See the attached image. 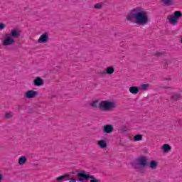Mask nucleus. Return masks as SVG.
<instances>
[{"mask_svg":"<svg viewBox=\"0 0 182 182\" xmlns=\"http://www.w3.org/2000/svg\"><path fill=\"white\" fill-rule=\"evenodd\" d=\"M127 21L133 22L136 25L144 26L150 22L149 13L141 6H136L132 9L126 16Z\"/></svg>","mask_w":182,"mask_h":182,"instance_id":"nucleus-1","label":"nucleus"},{"mask_svg":"<svg viewBox=\"0 0 182 182\" xmlns=\"http://www.w3.org/2000/svg\"><path fill=\"white\" fill-rule=\"evenodd\" d=\"M116 107H117V102L113 100H102L98 105V109L102 112H112Z\"/></svg>","mask_w":182,"mask_h":182,"instance_id":"nucleus-2","label":"nucleus"},{"mask_svg":"<svg viewBox=\"0 0 182 182\" xmlns=\"http://www.w3.org/2000/svg\"><path fill=\"white\" fill-rule=\"evenodd\" d=\"M77 173L78 177H80L79 181H83L84 180H87V178H91L90 182H100L99 180L96 179V178L84 170L77 171Z\"/></svg>","mask_w":182,"mask_h":182,"instance_id":"nucleus-3","label":"nucleus"},{"mask_svg":"<svg viewBox=\"0 0 182 182\" xmlns=\"http://www.w3.org/2000/svg\"><path fill=\"white\" fill-rule=\"evenodd\" d=\"M181 16H182L181 11H176L173 14L168 16L167 19L171 25H177Z\"/></svg>","mask_w":182,"mask_h":182,"instance_id":"nucleus-4","label":"nucleus"},{"mask_svg":"<svg viewBox=\"0 0 182 182\" xmlns=\"http://www.w3.org/2000/svg\"><path fill=\"white\" fill-rule=\"evenodd\" d=\"M14 43H15L14 38L9 36V33H6L5 38L1 41V45H3V46H11V45H14Z\"/></svg>","mask_w":182,"mask_h":182,"instance_id":"nucleus-5","label":"nucleus"},{"mask_svg":"<svg viewBox=\"0 0 182 182\" xmlns=\"http://www.w3.org/2000/svg\"><path fill=\"white\" fill-rule=\"evenodd\" d=\"M38 95H39V92H38V91L30 90L24 92V97L26 99H35V97H36Z\"/></svg>","mask_w":182,"mask_h":182,"instance_id":"nucleus-6","label":"nucleus"},{"mask_svg":"<svg viewBox=\"0 0 182 182\" xmlns=\"http://www.w3.org/2000/svg\"><path fill=\"white\" fill-rule=\"evenodd\" d=\"M38 43H48L49 42V33H43L37 41Z\"/></svg>","mask_w":182,"mask_h":182,"instance_id":"nucleus-7","label":"nucleus"},{"mask_svg":"<svg viewBox=\"0 0 182 182\" xmlns=\"http://www.w3.org/2000/svg\"><path fill=\"white\" fill-rule=\"evenodd\" d=\"M138 166H140V167H146L147 166V161H149V159H147V157L146 156H141L138 159Z\"/></svg>","mask_w":182,"mask_h":182,"instance_id":"nucleus-8","label":"nucleus"},{"mask_svg":"<svg viewBox=\"0 0 182 182\" xmlns=\"http://www.w3.org/2000/svg\"><path fill=\"white\" fill-rule=\"evenodd\" d=\"M113 130H114V127L112 124H107L102 127L103 133H107V134L113 133Z\"/></svg>","mask_w":182,"mask_h":182,"instance_id":"nucleus-9","label":"nucleus"},{"mask_svg":"<svg viewBox=\"0 0 182 182\" xmlns=\"http://www.w3.org/2000/svg\"><path fill=\"white\" fill-rule=\"evenodd\" d=\"M9 36H11V38H19L21 36V31L18 30V28H13L11 31V33L9 34Z\"/></svg>","mask_w":182,"mask_h":182,"instance_id":"nucleus-10","label":"nucleus"},{"mask_svg":"<svg viewBox=\"0 0 182 182\" xmlns=\"http://www.w3.org/2000/svg\"><path fill=\"white\" fill-rule=\"evenodd\" d=\"M161 149L164 153H170L171 151V146L168 144H164L161 146Z\"/></svg>","mask_w":182,"mask_h":182,"instance_id":"nucleus-11","label":"nucleus"},{"mask_svg":"<svg viewBox=\"0 0 182 182\" xmlns=\"http://www.w3.org/2000/svg\"><path fill=\"white\" fill-rule=\"evenodd\" d=\"M33 85H34V86H43V80L42 78H41V77H37L33 80Z\"/></svg>","mask_w":182,"mask_h":182,"instance_id":"nucleus-12","label":"nucleus"},{"mask_svg":"<svg viewBox=\"0 0 182 182\" xmlns=\"http://www.w3.org/2000/svg\"><path fill=\"white\" fill-rule=\"evenodd\" d=\"M97 144L100 149H106V147H107V142L105 139L98 141Z\"/></svg>","mask_w":182,"mask_h":182,"instance_id":"nucleus-13","label":"nucleus"},{"mask_svg":"<svg viewBox=\"0 0 182 182\" xmlns=\"http://www.w3.org/2000/svg\"><path fill=\"white\" fill-rule=\"evenodd\" d=\"M149 167H150V168H151V170H156V168H157V167H159V161H157L156 160L151 161Z\"/></svg>","mask_w":182,"mask_h":182,"instance_id":"nucleus-14","label":"nucleus"},{"mask_svg":"<svg viewBox=\"0 0 182 182\" xmlns=\"http://www.w3.org/2000/svg\"><path fill=\"white\" fill-rule=\"evenodd\" d=\"M100 104V102L99 100H93L90 102V105L91 107H98L99 108V105Z\"/></svg>","mask_w":182,"mask_h":182,"instance_id":"nucleus-15","label":"nucleus"},{"mask_svg":"<svg viewBox=\"0 0 182 182\" xmlns=\"http://www.w3.org/2000/svg\"><path fill=\"white\" fill-rule=\"evenodd\" d=\"M26 161H28V159L25 156H22L18 158V164L20 166H23Z\"/></svg>","mask_w":182,"mask_h":182,"instance_id":"nucleus-16","label":"nucleus"},{"mask_svg":"<svg viewBox=\"0 0 182 182\" xmlns=\"http://www.w3.org/2000/svg\"><path fill=\"white\" fill-rule=\"evenodd\" d=\"M129 92L132 95H137L139 93V87L132 86L129 87Z\"/></svg>","mask_w":182,"mask_h":182,"instance_id":"nucleus-17","label":"nucleus"},{"mask_svg":"<svg viewBox=\"0 0 182 182\" xmlns=\"http://www.w3.org/2000/svg\"><path fill=\"white\" fill-rule=\"evenodd\" d=\"M105 73L107 75H113V73H114V68L112 66L107 67L105 69Z\"/></svg>","mask_w":182,"mask_h":182,"instance_id":"nucleus-18","label":"nucleus"},{"mask_svg":"<svg viewBox=\"0 0 182 182\" xmlns=\"http://www.w3.org/2000/svg\"><path fill=\"white\" fill-rule=\"evenodd\" d=\"M162 3L166 6H171L174 4V0H162Z\"/></svg>","mask_w":182,"mask_h":182,"instance_id":"nucleus-19","label":"nucleus"},{"mask_svg":"<svg viewBox=\"0 0 182 182\" xmlns=\"http://www.w3.org/2000/svg\"><path fill=\"white\" fill-rule=\"evenodd\" d=\"M143 140V135L136 134L134 136V141H141Z\"/></svg>","mask_w":182,"mask_h":182,"instance_id":"nucleus-20","label":"nucleus"},{"mask_svg":"<svg viewBox=\"0 0 182 182\" xmlns=\"http://www.w3.org/2000/svg\"><path fill=\"white\" fill-rule=\"evenodd\" d=\"M69 177H70V174H65V175H63L61 176L56 178V181H60L63 180V178H68Z\"/></svg>","mask_w":182,"mask_h":182,"instance_id":"nucleus-21","label":"nucleus"},{"mask_svg":"<svg viewBox=\"0 0 182 182\" xmlns=\"http://www.w3.org/2000/svg\"><path fill=\"white\" fill-rule=\"evenodd\" d=\"M172 99L173 100H180V99H181V95L175 94V95H172Z\"/></svg>","mask_w":182,"mask_h":182,"instance_id":"nucleus-22","label":"nucleus"},{"mask_svg":"<svg viewBox=\"0 0 182 182\" xmlns=\"http://www.w3.org/2000/svg\"><path fill=\"white\" fill-rule=\"evenodd\" d=\"M5 117L6 119H11V117H14V112H6Z\"/></svg>","mask_w":182,"mask_h":182,"instance_id":"nucleus-23","label":"nucleus"},{"mask_svg":"<svg viewBox=\"0 0 182 182\" xmlns=\"http://www.w3.org/2000/svg\"><path fill=\"white\" fill-rule=\"evenodd\" d=\"M149 84H143L141 85V90H147V87H149Z\"/></svg>","mask_w":182,"mask_h":182,"instance_id":"nucleus-24","label":"nucleus"},{"mask_svg":"<svg viewBox=\"0 0 182 182\" xmlns=\"http://www.w3.org/2000/svg\"><path fill=\"white\" fill-rule=\"evenodd\" d=\"M5 28H6V26L5 25V23L0 22V31H4Z\"/></svg>","mask_w":182,"mask_h":182,"instance_id":"nucleus-25","label":"nucleus"},{"mask_svg":"<svg viewBox=\"0 0 182 182\" xmlns=\"http://www.w3.org/2000/svg\"><path fill=\"white\" fill-rule=\"evenodd\" d=\"M94 8H95V9H100L102 8V4L98 3L95 4Z\"/></svg>","mask_w":182,"mask_h":182,"instance_id":"nucleus-26","label":"nucleus"},{"mask_svg":"<svg viewBox=\"0 0 182 182\" xmlns=\"http://www.w3.org/2000/svg\"><path fill=\"white\" fill-rule=\"evenodd\" d=\"M69 182H77V181L76 179H75V178H70L69 180Z\"/></svg>","mask_w":182,"mask_h":182,"instance_id":"nucleus-27","label":"nucleus"},{"mask_svg":"<svg viewBox=\"0 0 182 182\" xmlns=\"http://www.w3.org/2000/svg\"><path fill=\"white\" fill-rule=\"evenodd\" d=\"M4 178V176H2V174L0 173V181Z\"/></svg>","mask_w":182,"mask_h":182,"instance_id":"nucleus-28","label":"nucleus"}]
</instances>
